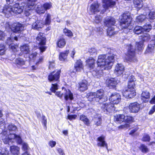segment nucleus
Returning a JSON list of instances; mask_svg holds the SVG:
<instances>
[{
  "instance_id": "a211bd4d",
  "label": "nucleus",
  "mask_w": 155,
  "mask_h": 155,
  "mask_svg": "<svg viewBox=\"0 0 155 155\" xmlns=\"http://www.w3.org/2000/svg\"><path fill=\"white\" fill-rule=\"evenodd\" d=\"M44 23L41 20H37L32 24V28L34 30H39L44 26Z\"/></svg>"
},
{
  "instance_id": "864d4df0",
  "label": "nucleus",
  "mask_w": 155,
  "mask_h": 155,
  "mask_svg": "<svg viewBox=\"0 0 155 155\" xmlns=\"http://www.w3.org/2000/svg\"><path fill=\"white\" fill-rule=\"evenodd\" d=\"M43 5L45 10L50 9L52 7V4L51 2L45 3Z\"/></svg>"
},
{
  "instance_id": "72a5a7b5",
  "label": "nucleus",
  "mask_w": 155,
  "mask_h": 155,
  "mask_svg": "<svg viewBox=\"0 0 155 155\" xmlns=\"http://www.w3.org/2000/svg\"><path fill=\"white\" fill-rule=\"evenodd\" d=\"M15 64L18 68H20L22 66L24 65L25 61L22 58H18L15 60Z\"/></svg>"
},
{
  "instance_id": "de8ad7c7",
  "label": "nucleus",
  "mask_w": 155,
  "mask_h": 155,
  "mask_svg": "<svg viewBox=\"0 0 155 155\" xmlns=\"http://www.w3.org/2000/svg\"><path fill=\"white\" fill-rule=\"evenodd\" d=\"M63 32L65 35L69 37H71L73 36V34L72 32L68 29L65 28L64 29Z\"/></svg>"
},
{
  "instance_id": "58836bf2",
  "label": "nucleus",
  "mask_w": 155,
  "mask_h": 155,
  "mask_svg": "<svg viewBox=\"0 0 155 155\" xmlns=\"http://www.w3.org/2000/svg\"><path fill=\"white\" fill-rule=\"evenodd\" d=\"M66 42L64 39L63 38H60L58 41V46L60 48H63L65 45Z\"/></svg>"
},
{
  "instance_id": "13d9d810",
  "label": "nucleus",
  "mask_w": 155,
  "mask_h": 155,
  "mask_svg": "<svg viewBox=\"0 0 155 155\" xmlns=\"http://www.w3.org/2000/svg\"><path fill=\"white\" fill-rule=\"evenodd\" d=\"M95 124L97 126L100 125L101 123V118L99 117L95 119Z\"/></svg>"
},
{
  "instance_id": "20e7f679",
  "label": "nucleus",
  "mask_w": 155,
  "mask_h": 155,
  "mask_svg": "<svg viewBox=\"0 0 155 155\" xmlns=\"http://www.w3.org/2000/svg\"><path fill=\"white\" fill-rule=\"evenodd\" d=\"M120 25L123 29V32L127 33L132 28L131 25L132 18L129 13H124L120 17Z\"/></svg>"
},
{
  "instance_id": "49530a36",
  "label": "nucleus",
  "mask_w": 155,
  "mask_h": 155,
  "mask_svg": "<svg viewBox=\"0 0 155 155\" xmlns=\"http://www.w3.org/2000/svg\"><path fill=\"white\" fill-rule=\"evenodd\" d=\"M45 9L43 5L38 6L36 9L37 13L39 14H44L45 12Z\"/></svg>"
},
{
  "instance_id": "c9c22d12",
  "label": "nucleus",
  "mask_w": 155,
  "mask_h": 155,
  "mask_svg": "<svg viewBox=\"0 0 155 155\" xmlns=\"http://www.w3.org/2000/svg\"><path fill=\"white\" fill-rule=\"evenodd\" d=\"M134 4L135 7L138 9L143 6V2L142 0H134Z\"/></svg>"
},
{
  "instance_id": "4d7b16f0",
  "label": "nucleus",
  "mask_w": 155,
  "mask_h": 155,
  "mask_svg": "<svg viewBox=\"0 0 155 155\" xmlns=\"http://www.w3.org/2000/svg\"><path fill=\"white\" fill-rule=\"evenodd\" d=\"M102 17L99 15H97L95 16V21L97 23L100 22L102 20Z\"/></svg>"
},
{
  "instance_id": "c03bdc74",
  "label": "nucleus",
  "mask_w": 155,
  "mask_h": 155,
  "mask_svg": "<svg viewBox=\"0 0 155 155\" xmlns=\"http://www.w3.org/2000/svg\"><path fill=\"white\" fill-rule=\"evenodd\" d=\"M155 11L154 9L151 10L148 15L149 20L150 22L155 18Z\"/></svg>"
},
{
  "instance_id": "0eeeda50",
  "label": "nucleus",
  "mask_w": 155,
  "mask_h": 155,
  "mask_svg": "<svg viewBox=\"0 0 155 155\" xmlns=\"http://www.w3.org/2000/svg\"><path fill=\"white\" fill-rule=\"evenodd\" d=\"M25 3L24 2H22L21 4L16 3L12 7L13 10L12 12H13L14 14H20L21 13L24 9L25 11V14L26 16L29 15L28 11L27 8H25Z\"/></svg>"
},
{
  "instance_id": "bb28decb",
  "label": "nucleus",
  "mask_w": 155,
  "mask_h": 155,
  "mask_svg": "<svg viewBox=\"0 0 155 155\" xmlns=\"http://www.w3.org/2000/svg\"><path fill=\"white\" fill-rule=\"evenodd\" d=\"M37 1V0H27V2H24L25 4V8L30 10L34 6Z\"/></svg>"
},
{
  "instance_id": "6ab92c4d",
  "label": "nucleus",
  "mask_w": 155,
  "mask_h": 155,
  "mask_svg": "<svg viewBox=\"0 0 155 155\" xmlns=\"http://www.w3.org/2000/svg\"><path fill=\"white\" fill-rule=\"evenodd\" d=\"M119 82V81L117 78H111L106 81L107 86L110 88H114Z\"/></svg>"
},
{
  "instance_id": "aec40b11",
  "label": "nucleus",
  "mask_w": 155,
  "mask_h": 155,
  "mask_svg": "<svg viewBox=\"0 0 155 155\" xmlns=\"http://www.w3.org/2000/svg\"><path fill=\"white\" fill-rule=\"evenodd\" d=\"M123 95L126 98H131L136 95L135 90L127 88L123 93Z\"/></svg>"
},
{
  "instance_id": "79ce46f5",
  "label": "nucleus",
  "mask_w": 155,
  "mask_h": 155,
  "mask_svg": "<svg viewBox=\"0 0 155 155\" xmlns=\"http://www.w3.org/2000/svg\"><path fill=\"white\" fill-rule=\"evenodd\" d=\"M143 10L145 11V15H146L147 13H148L150 12L151 10H153V8L149 5H144L143 6ZM144 15H145V14L144 13Z\"/></svg>"
},
{
  "instance_id": "6e6d98bb",
  "label": "nucleus",
  "mask_w": 155,
  "mask_h": 155,
  "mask_svg": "<svg viewBox=\"0 0 155 155\" xmlns=\"http://www.w3.org/2000/svg\"><path fill=\"white\" fill-rule=\"evenodd\" d=\"M150 139V137L147 134H145L144 135L142 140L144 141H149Z\"/></svg>"
},
{
  "instance_id": "423d86ee",
  "label": "nucleus",
  "mask_w": 155,
  "mask_h": 155,
  "mask_svg": "<svg viewBox=\"0 0 155 155\" xmlns=\"http://www.w3.org/2000/svg\"><path fill=\"white\" fill-rule=\"evenodd\" d=\"M60 73V70H56L50 73L48 75V79L49 81L53 82H57L56 84H52L50 90L52 92H55V91L58 89L57 83L59 81Z\"/></svg>"
},
{
  "instance_id": "0e129e2a",
  "label": "nucleus",
  "mask_w": 155,
  "mask_h": 155,
  "mask_svg": "<svg viewBox=\"0 0 155 155\" xmlns=\"http://www.w3.org/2000/svg\"><path fill=\"white\" fill-rule=\"evenodd\" d=\"M5 36V34L4 32L0 31V40H3Z\"/></svg>"
},
{
  "instance_id": "2f4dec72",
  "label": "nucleus",
  "mask_w": 155,
  "mask_h": 155,
  "mask_svg": "<svg viewBox=\"0 0 155 155\" xmlns=\"http://www.w3.org/2000/svg\"><path fill=\"white\" fill-rule=\"evenodd\" d=\"M150 28V26H149V28H147L146 27L143 28L140 26H137L135 27L134 29V32L136 34H139L143 32V29H145L147 31L149 30Z\"/></svg>"
},
{
  "instance_id": "f704fd0d",
  "label": "nucleus",
  "mask_w": 155,
  "mask_h": 155,
  "mask_svg": "<svg viewBox=\"0 0 155 155\" xmlns=\"http://www.w3.org/2000/svg\"><path fill=\"white\" fill-rule=\"evenodd\" d=\"M125 116L122 114L116 115L114 116V120L118 123H120L124 121Z\"/></svg>"
},
{
  "instance_id": "8fccbe9b",
  "label": "nucleus",
  "mask_w": 155,
  "mask_h": 155,
  "mask_svg": "<svg viewBox=\"0 0 155 155\" xmlns=\"http://www.w3.org/2000/svg\"><path fill=\"white\" fill-rule=\"evenodd\" d=\"M5 51V46L4 44L0 43V55L4 54Z\"/></svg>"
},
{
  "instance_id": "cd10ccee",
  "label": "nucleus",
  "mask_w": 155,
  "mask_h": 155,
  "mask_svg": "<svg viewBox=\"0 0 155 155\" xmlns=\"http://www.w3.org/2000/svg\"><path fill=\"white\" fill-rule=\"evenodd\" d=\"M88 85L87 81L86 80H83L79 84V89L81 91H84L87 89Z\"/></svg>"
},
{
  "instance_id": "1a4fd4ad",
  "label": "nucleus",
  "mask_w": 155,
  "mask_h": 155,
  "mask_svg": "<svg viewBox=\"0 0 155 155\" xmlns=\"http://www.w3.org/2000/svg\"><path fill=\"white\" fill-rule=\"evenodd\" d=\"M102 110L104 112H111L112 110H114L115 108L114 105L110 102L108 103L103 104L101 106Z\"/></svg>"
},
{
  "instance_id": "603ef678",
  "label": "nucleus",
  "mask_w": 155,
  "mask_h": 155,
  "mask_svg": "<svg viewBox=\"0 0 155 155\" xmlns=\"http://www.w3.org/2000/svg\"><path fill=\"white\" fill-rule=\"evenodd\" d=\"M133 118L130 116H126L124 118V121L127 123H131L133 122Z\"/></svg>"
},
{
  "instance_id": "680f3d73",
  "label": "nucleus",
  "mask_w": 155,
  "mask_h": 155,
  "mask_svg": "<svg viewBox=\"0 0 155 155\" xmlns=\"http://www.w3.org/2000/svg\"><path fill=\"white\" fill-rule=\"evenodd\" d=\"M37 55V53L35 52L30 55L29 56V58L30 59L34 60L35 59Z\"/></svg>"
},
{
  "instance_id": "ea45409f",
  "label": "nucleus",
  "mask_w": 155,
  "mask_h": 155,
  "mask_svg": "<svg viewBox=\"0 0 155 155\" xmlns=\"http://www.w3.org/2000/svg\"><path fill=\"white\" fill-rule=\"evenodd\" d=\"M148 19L146 18L145 15H141L137 16L136 19V21L138 22H142L143 21H146Z\"/></svg>"
},
{
  "instance_id": "473e14b6",
  "label": "nucleus",
  "mask_w": 155,
  "mask_h": 155,
  "mask_svg": "<svg viewBox=\"0 0 155 155\" xmlns=\"http://www.w3.org/2000/svg\"><path fill=\"white\" fill-rule=\"evenodd\" d=\"M69 53V50H67L65 51L60 53L59 56V59L61 61H65L67 60L68 55Z\"/></svg>"
},
{
  "instance_id": "3c124183",
  "label": "nucleus",
  "mask_w": 155,
  "mask_h": 155,
  "mask_svg": "<svg viewBox=\"0 0 155 155\" xmlns=\"http://www.w3.org/2000/svg\"><path fill=\"white\" fill-rule=\"evenodd\" d=\"M88 52L91 55L96 54L97 52V49L94 48H89Z\"/></svg>"
},
{
  "instance_id": "dca6fc26",
  "label": "nucleus",
  "mask_w": 155,
  "mask_h": 155,
  "mask_svg": "<svg viewBox=\"0 0 155 155\" xmlns=\"http://www.w3.org/2000/svg\"><path fill=\"white\" fill-rule=\"evenodd\" d=\"M140 108V105L137 102L130 103L129 108L130 112L136 113L138 112Z\"/></svg>"
},
{
  "instance_id": "5fc2aeb1",
  "label": "nucleus",
  "mask_w": 155,
  "mask_h": 155,
  "mask_svg": "<svg viewBox=\"0 0 155 155\" xmlns=\"http://www.w3.org/2000/svg\"><path fill=\"white\" fill-rule=\"evenodd\" d=\"M142 39L144 41H148L150 39V35L147 33H145L142 36Z\"/></svg>"
},
{
  "instance_id": "39448f33",
  "label": "nucleus",
  "mask_w": 155,
  "mask_h": 155,
  "mask_svg": "<svg viewBox=\"0 0 155 155\" xmlns=\"http://www.w3.org/2000/svg\"><path fill=\"white\" fill-rule=\"evenodd\" d=\"M89 101L99 102L100 100L102 101H105L107 100L106 97L105 96L104 91L103 90L100 89L96 92H90L87 95Z\"/></svg>"
},
{
  "instance_id": "4468645a",
  "label": "nucleus",
  "mask_w": 155,
  "mask_h": 155,
  "mask_svg": "<svg viewBox=\"0 0 155 155\" xmlns=\"http://www.w3.org/2000/svg\"><path fill=\"white\" fill-rule=\"evenodd\" d=\"M124 70V65L121 64H117L115 66L114 73L117 76H119L123 74Z\"/></svg>"
},
{
  "instance_id": "052dcab7",
  "label": "nucleus",
  "mask_w": 155,
  "mask_h": 155,
  "mask_svg": "<svg viewBox=\"0 0 155 155\" xmlns=\"http://www.w3.org/2000/svg\"><path fill=\"white\" fill-rule=\"evenodd\" d=\"M130 127V125L128 124H126L124 125H121L119 127V129H127Z\"/></svg>"
},
{
  "instance_id": "6e6552de",
  "label": "nucleus",
  "mask_w": 155,
  "mask_h": 155,
  "mask_svg": "<svg viewBox=\"0 0 155 155\" xmlns=\"http://www.w3.org/2000/svg\"><path fill=\"white\" fill-rule=\"evenodd\" d=\"M128 49V55L126 60L129 61L135 62L137 59L135 55L134 50L133 48V46L131 44L127 46Z\"/></svg>"
},
{
  "instance_id": "a878e982",
  "label": "nucleus",
  "mask_w": 155,
  "mask_h": 155,
  "mask_svg": "<svg viewBox=\"0 0 155 155\" xmlns=\"http://www.w3.org/2000/svg\"><path fill=\"white\" fill-rule=\"evenodd\" d=\"M64 96L66 100L68 99L72 100L73 99V94L70 91L69 89H64Z\"/></svg>"
},
{
  "instance_id": "f03ea898",
  "label": "nucleus",
  "mask_w": 155,
  "mask_h": 155,
  "mask_svg": "<svg viewBox=\"0 0 155 155\" xmlns=\"http://www.w3.org/2000/svg\"><path fill=\"white\" fill-rule=\"evenodd\" d=\"M15 40L17 41V37L11 36L8 38L6 41V43L9 45V48L14 52L16 53L17 55H21L22 54H28L29 53L30 51L29 46L27 44L24 45L20 47V50L22 54H19L18 53V51L19 50L18 45L12 43V42L13 41Z\"/></svg>"
},
{
  "instance_id": "9b49d317",
  "label": "nucleus",
  "mask_w": 155,
  "mask_h": 155,
  "mask_svg": "<svg viewBox=\"0 0 155 155\" xmlns=\"http://www.w3.org/2000/svg\"><path fill=\"white\" fill-rule=\"evenodd\" d=\"M120 100V95L116 93H113L109 97V100L114 105L118 104Z\"/></svg>"
},
{
  "instance_id": "338daca9",
  "label": "nucleus",
  "mask_w": 155,
  "mask_h": 155,
  "mask_svg": "<svg viewBox=\"0 0 155 155\" xmlns=\"http://www.w3.org/2000/svg\"><path fill=\"white\" fill-rule=\"evenodd\" d=\"M155 111V105L153 106L149 112V114H152Z\"/></svg>"
},
{
  "instance_id": "5701e85b",
  "label": "nucleus",
  "mask_w": 155,
  "mask_h": 155,
  "mask_svg": "<svg viewBox=\"0 0 155 155\" xmlns=\"http://www.w3.org/2000/svg\"><path fill=\"white\" fill-rule=\"evenodd\" d=\"M153 38L150 41L146 50L147 53H150L153 51L155 45V36H153Z\"/></svg>"
},
{
  "instance_id": "4be33fe9",
  "label": "nucleus",
  "mask_w": 155,
  "mask_h": 155,
  "mask_svg": "<svg viewBox=\"0 0 155 155\" xmlns=\"http://www.w3.org/2000/svg\"><path fill=\"white\" fill-rule=\"evenodd\" d=\"M37 42L39 45H44L46 43V38L44 34L39 33L37 37Z\"/></svg>"
},
{
  "instance_id": "a18cd8bd",
  "label": "nucleus",
  "mask_w": 155,
  "mask_h": 155,
  "mask_svg": "<svg viewBox=\"0 0 155 155\" xmlns=\"http://www.w3.org/2000/svg\"><path fill=\"white\" fill-rule=\"evenodd\" d=\"M117 32L114 31V28L112 27H109L107 29V34L108 35L111 36L115 34Z\"/></svg>"
},
{
  "instance_id": "09e8293b",
  "label": "nucleus",
  "mask_w": 155,
  "mask_h": 155,
  "mask_svg": "<svg viewBox=\"0 0 155 155\" xmlns=\"http://www.w3.org/2000/svg\"><path fill=\"white\" fill-rule=\"evenodd\" d=\"M139 148L141 151L143 153H147L149 151L148 148L144 144L141 145Z\"/></svg>"
},
{
  "instance_id": "69168bd1",
  "label": "nucleus",
  "mask_w": 155,
  "mask_h": 155,
  "mask_svg": "<svg viewBox=\"0 0 155 155\" xmlns=\"http://www.w3.org/2000/svg\"><path fill=\"white\" fill-rule=\"evenodd\" d=\"M55 66V64L54 62H49V68L50 69H51L54 68Z\"/></svg>"
},
{
  "instance_id": "b1692460",
  "label": "nucleus",
  "mask_w": 155,
  "mask_h": 155,
  "mask_svg": "<svg viewBox=\"0 0 155 155\" xmlns=\"http://www.w3.org/2000/svg\"><path fill=\"white\" fill-rule=\"evenodd\" d=\"M150 97V93L147 91H143L141 94V98L143 102H147L148 101Z\"/></svg>"
},
{
  "instance_id": "c756f323",
  "label": "nucleus",
  "mask_w": 155,
  "mask_h": 155,
  "mask_svg": "<svg viewBox=\"0 0 155 155\" xmlns=\"http://www.w3.org/2000/svg\"><path fill=\"white\" fill-rule=\"evenodd\" d=\"M74 68L75 71H80L83 69V66L81 60L77 61L74 64Z\"/></svg>"
},
{
  "instance_id": "f3484780",
  "label": "nucleus",
  "mask_w": 155,
  "mask_h": 155,
  "mask_svg": "<svg viewBox=\"0 0 155 155\" xmlns=\"http://www.w3.org/2000/svg\"><path fill=\"white\" fill-rule=\"evenodd\" d=\"M105 137L101 135L97 139V146L99 147H105L107 149V144L105 140Z\"/></svg>"
},
{
  "instance_id": "9d476101",
  "label": "nucleus",
  "mask_w": 155,
  "mask_h": 155,
  "mask_svg": "<svg viewBox=\"0 0 155 155\" xmlns=\"http://www.w3.org/2000/svg\"><path fill=\"white\" fill-rule=\"evenodd\" d=\"M100 4L97 2L92 3L90 6L88 11L90 14H93L100 12Z\"/></svg>"
},
{
  "instance_id": "bf43d9fd",
  "label": "nucleus",
  "mask_w": 155,
  "mask_h": 155,
  "mask_svg": "<svg viewBox=\"0 0 155 155\" xmlns=\"http://www.w3.org/2000/svg\"><path fill=\"white\" fill-rule=\"evenodd\" d=\"M56 144V142L53 140L50 141L48 143L49 145L52 148L54 147Z\"/></svg>"
},
{
  "instance_id": "4c0bfd02",
  "label": "nucleus",
  "mask_w": 155,
  "mask_h": 155,
  "mask_svg": "<svg viewBox=\"0 0 155 155\" xmlns=\"http://www.w3.org/2000/svg\"><path fill=\"white\" fill-rule=\"evenodd\" d=\"M80 119L87 126H89L90 124V120L87 117L84 115H82L80 116Z\"/></svg>"
},
{
  "instance_id": "f257e3e1",
  "label": "nucleus",
  "mask_w": 155,
  "mask_h": 155,
  "mask_svg": "<svg viewBox=\"0 0 155 155\" xmlns=\"http://www.w3.org/2000/svg\"><path fill=\"white\" fill-rule=\"evenodd\" d=\"M114 56L111 54H101L99 56L97 64L98 68L95 71L97 76L102 75L104 70H108L113 64Z\"/></svg>"
},
{
  "instance_id": "774afa93",
  "label": "nucleus",
  "mask_w": 155,
  "mask_h": 155,
  "mask_svg": "<svg viewBox=\"0 0 155 155\" xmlns=\"http://www.w3.org/2000/svg\"><path fill=\"white\" fill-rule=\"evenodd\" d=\"M138 129L137 127L136 126L134 129L131 130L130 133V134L133 135L136 131Z\"/></svg>"
},
{
  "instance_id": "c85d7f7f",
  "label": "nucleus",
  "mask_w": 155,
  "mask_h": 155,
  "mask_svg": "<svg viewBox=\"0 0 155 155\" xmlns=\"http://www.w3.org/2000/svg\"><path fill=\"white\" fill-rule=\"evenodd\" d=\"M136 79L134 77L131 76L128 83V88L132 90H135V87Z\"/></svg>"
},
{
  "instance_id": "a19ab883",
  "label": "nucleus",
  "mask_w": 155,
  "mask_h": 155,
  "mask_svg": "<svg viewBox=\"0 0 155 155\" xmlns=\"http://www.w3.org/2000/svg\"><path fill=\"white\" fill-rule=\"evenodd\" d=\"M136 48L139 51L142 50L143 48V42L142 41L136 42Z\"/></svg>"
},
{
  "instance_id": "412c9836",
  "label": "nucleus",
  "mask_w": 155,
  "mask_h": 155,
  "mask_svg": "<svg viewBox=\"0 0 155 155\" xmlns=\"http://www.w3.org/2000/svg\"><path fill=\"white\" fill-rule=\"evenodd\" d=\"M103 7L105 9L113 7L116 4V2L113 0H103Z\"/></svg>"
},
{
  "instance_id": "393cba45",
  "label": "nucleus",
  "mask_w": 155,
  "mask_h": 155,
  "mask_svg": "<svg viewBox=\"0 0 155 155\" xmlns=\"http://www.w3.org/2000/svg\"><path fill=\"white\" fill-rule=\"evenodd\" d=\"M12 10H13L12 7L8 6H5L3 9L0 10V12L5 14L8 15L11 14L13 15L14 14L13 12H12Z\"/></svg>"
},
{
  "instance_id": "e2e57ef3",
  "label": "nucleus",
  "mask_w": 155,
  "mask_h": 155,
  "mask_svg": "<svg viewBox=\"0 0 155 155\" xmlns=\"http://www.w3.org/2000/svg\"><path fill=\"white\" fill-rule=\"evenodd\" d=\"M77 117V115H68V118L70 120H71L73 119H75Z\"/></svg>"
},
{
  "instance_id": "e433bc0d",
  "label": "nucleus",
  "mask_w": 155,
  "mask_h": 155,
  "mask_svg": "<svg viewBox=\"0 0 155 155\" xmlns=\"http://www.w3.org/2000/svg\"><path fill=\"white\" fill-rule=\"evenodd\" d=\"M19 148L17 146H12L10 147V151L14 155H18L19 154Z\"/></svg>"
},
{
  "instance_id": "ddd939ff",
  "label": "nucleus",
  "mask_w": 155,
  "mask_h": 155,
  "mask_svg": "<svg viewBox=\"0 0 155 155\" xmlns=\"http://www.w3.org/2000/svg\"><path fill=\"white\" fill-rule=\"evenodd\" d=\"M17 130V127L15 125H14V124H12L9 125L8 127V130H5V129L2 133V139L3 137L4 136V134H3V133L4 132L6 131L7 132V134L6 135H7V139H9L8 136H9V135H11V134H14L16 135L15 134L13 133L12 132L13 131L15 132Z\"/></svg>"
},
{
  "instance_id": "2eb2a0df",
  "label": "nucleus",
  "mask_w": 155,
  "mask_h": 155,
  "mask_svg": "<svg viewBox=\"0 0 155 155\" xmlns=\"http://www.w3.org/2000/svg\"><path fill=\"white\" fill-rule=\"evenodd\" d=\"M116 23L115 19L111 17H107L106 18L104 22V24L108 28L111 27L114 25Z\"/></svg>"
},
{
  "instance_id": "37998d69",
  "label": "nucleus",
  "mask_w": 155,
  "mask_h": 155,
  "mask_svg": "<svg viewBox=\"0 0 155 155\" xmlns=\"http://www.w3.org/2000/svg\"><path fill=\"white\" fill-rule=\"evenodd\" d=\"M45 19L44 24L49 25L51 21V15L49 14H47L45 15Z\"/></svg>"
},
{
  "instance_id": "f8f14e48",
  "label": "nucleus",
  "mask_w": 155,
  "mask_h": 155,
  "mask_svg": "<svg viewBox=\"0 0 155 155\" xmlns=\"http://www.w3.org/2000/svg\"><path fill=\"white\" fill-rule=\"evenodd\" d=\"M11 29L14 32L20 33L24 29V27L21 24L15 22L12 25Z\"/></svg>"
},
{
  "instance_id": "7c9ffc66",
  "label": "nucleus",
  "mask_w": 155,
  "mask_h": 155,
  "mask_svg": "<svg viewBox=\"0 0 155 155\" xmlns=\"http://www.w3.org/2000/svg\"><path fill=\"white\" fill-rule=\"evenodd\" d=\"M95 60L92 57H90L86 61L87 64L89 66L90 70H93Z\"/></svg>"
},
{
  "instance_id": "7ed1b4c3",
  "label": "nucleus",
  "mask_w": 155,
  "mask_h": 155,
  "mask_svg": "<svg viewBox=\"0 0 155 155\" xmlns=\"http://www.w3.org/2000/svg\"><path fill=\"white\" fill-rule=\"evenodd\" d=\"M3 134H4V136L3 137L2 140L5 143L8 144L9 145H10V143L16 142L19 144H22V149L26 151L28 149L29 147L27 144L26 143L23 142L21 138L19 136L15 135L14 134H11L8 136L9 139H7V135H6L7 134V132H4Z\"/></svg>"
}]
</instances>
